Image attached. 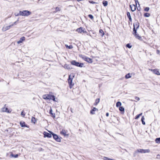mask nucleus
Returning a JSON list of instances; mask_svg holds the SVG:
<instances>
[{
	"instance_id": "obj_51",
	"label": "nucleus",
	"mask_w": 160,
	"mask_h": 160,
	"mask_svg": "<svg viewBox=\"0 0 160 160\" xmlns=\"http://www.w3.org/2000/svg\"><path fill=\"white\" fill-rule=\"evenodd\" d=\"M88 17H89V18H90V14L88 15Z\"/></svg>"
},
{
	"instance_id": "obj_7",
	"label": "nucleus",
	"mask_w": 160,
	"mask_h": 160,
	"mask_svg": "<svg viewBox=\"0 0 160 160\" xmlns=\"http://www.w3.org/2000/svg\"><path fill=\"white\" fill-rule=\"evenodd\" d=\"M138 152L139 153H148L150 152V150L149 149H138Z\"/></svg>"
},
{
	"instance_id": "obj_24",
	"label": "nucleus",
	"mask_w": 160,
	"mask_h": 160,
	"mask_svg": "<svg viewBox=\"0 0 160 160\" xmlns=\"http://www.w3.org/2000/svg\"><path fill=\"white\" fill-rule=\"evenodd\" d=\"M131 77V76L130 75V74L129 73H128L125 76V78L126 79H128L129 78H130Z\"/></svg>"
},
{
	"instance_id": "obj_1",
	"label": "nucleus",
	"mask_w": 160,
	"mask_h": 160,
	"mask_svg": "<svg viewBox=\"0 0 160 160\" xmlns=\"http://www.w3.org/2000/svg\"><path fill=\"white\" fill-rule=\"evenodd\" d=\"M74 75L73 74H71L69 75V78L68 79V82L69 85V87L70 88H71L72 86H73L74 83H72V80L73 78L74 77Z\"/></svg>"
},
{
	"instance_id": "obj_11",
	"label": "nucleus",
	"mask_w": 160,
	"mask_h": 160,
	"mask_svg": "<svg viewBox=\"0 0 160 160\" xmlns=\"http://www.w3.org/2000/svg\"><path fill=\"white\" fill-rule=\"evenodd\" d=\"M44 137H47L49 138L52 137V135L51 134L47 132H44L43 133Z\"/></svg>"
},
{
	"instance_id": "obj_28",
	"label": "nucleus",
	"mask_w": 160,
	"mask_h": 160,
	"mask_svg": "<svg viewBox=\"0 0 160 160\" xmlns=\"http://www.w3.org/2000/svg\"><path fill=\"white\" fill-rule=\"evenodd\" d=\"M155 141L157 143H160V138H157L155 139Z\"/></svg>"
},
{
	"instance_id": "obj_25",
	"label": "nucleus",
	"mask_w": 160,
	"mask_h": 160,
	"mask_svg": "<svg viewBox=\"0 0 160 160\" xmlns=\"http://www.w3.org/2000/svg\"><path fill=\"white\" fill-rule=\"evenodd\" d=\"M144 119H145V118H144V116H142V118H141V121H142V124L143 125L145 124V122L144 121Z\"/></svg>"
},
{
	"instance_id": "obj_35",
	"label": "nucleus",
	"mask_w": 160,
	"mask_h": 160,
	"mask_svg": "<svg viewBox=\"0 0 160 160\" xmlns=\"http://www.w3.org/2000/svg\"><path fill=\"white\" fill-rule=\"evenodd\" d=\"M11 156H12V157H14L15 158H17L18 157V155L17 154L14 155L13 154H11Z\"/></svg>"
},
{
	"instance_id": "obj_46",
	"label": "nucleus",
	"mask_w": 160,
	"mask_h": 160,
	"mask_svg": "<svg viewBox=\"0 0 160 160\" xmlns=\"http://www.w3.org/2000/svg\"><path fill=\"white\" fill-rule=\"evenodd\" d=\"M135 2H136V5H137V2L138 3V0H135Z\"/></svg>"
},
{
	"instance_id": "obj_38",
	"label": "nucleus",
	"mask_w": 160,
	"mask_h": 160,
	"mask_svg": "<svg viewBox=\"0 0 160 160\" xmlns=\"http://www.w3.org/2000/svg\"><path fill=\"white\" fill-rule=\"evenodd\" d=\"M127 47L130 48L132 47V46L130 45L129 44H128L126 45Z\"/></svg>"
},
{
	"instance_id": "obj_20",
	"label": "nucleus",
	"mask_w": 160,
	"mask_h": 160,
	"mask_svg": "<svg viewBox=\"0 0 160 160\" xmlns=\"http://www.w3.org/2000/svg\"><path fill=\"white\" fill-rule=\"evenodd\" d=\"M65 46L67 48H68L69 49H71L73 48V46H72V45L68 46V45L66 44Z\"/></svg>"
},
{
	"instance_id": "obj_16",
	"label": "nucleus",
	"mask_w": 160,
	"mask_h": 160,
	"mask_svg": "<svg viewBox=\"0 0 160 160\" xmlns=\"http://www.w3.org/2000/svg\"><path fill=\"white\" fill-rule=\"evenodd\" d=\"M130 7L132 11L133 12L136 10V6L134 4L131 5H130Z\"/></svg>"
},
{
	"instance_id": "obj_4",
	"label": "nucleus",
	"mask_w": 160,
	"mask_h": 160,
	"mask_svg": "<svg viewBox=\"0 0 160 160\" xmlns=\"http://www.w3.org/2000/svg\"><path fill=\"white\" fill-rule=\"evenodd\" d=\"M133 33L134 35V36L136 38L140 40H142L141 37L139 36L138 34H137L136 30L135 29L134 27L133 28Z\"/></svg>"
},
{
	"instance_id": "obj_39",
	"label": "nucleus",
	"mask_w": 160,
	"mask_h": 160,
	"mask_svg": "<svg viewBox=\"0 0 160 160\" xmlns=\"http://www.w3.org/2000/svg\"><path fill=\"white\" fill-rule=\"evenodd\" d=\"M51 99L53 101H56L55 98L54 96H52V97Z\"/></svg>"
},
{
	"instance_id": "obj_48",
	"label": "nucleus",
	"mask_w": 160,
	"mask_h": 160,
	"mask_svg": "<svg viewBox=\"0 0 160 160\" xmlns=\"http://www.w3.org/2000/svg\"><path fill=\"white\" fill-rule=\"evenodd\" d=\"M142 113H140V114H138V115H139V116H141V115H142Z\"/></svg>"
},
{
	"instance_id": "obj_13",
	"label": "nucleus",
	"mask_w": 160,
	"mask_h": 160,
	"mask_svg": "<svg viewBox=\"0 0 160 160\" xmlns=\"http://www.w3.org/2000/svg\"><path fill=\"white\" fill-rule=\"evenodd\" d=\"M25 37H22L21 38L19 41L17 42V43L18 44H20L21 43H22L23 41H24L25 40Z\"/></svg>"
},
{
	"instance_id": "obj_19",
	"label": "nucleus",
	"mask_w": 160,
	"mask_h": 160,
	"mask_svg": "<svg viewBox=\"0 0 160 160\" xmlns=\"http://www.w3.org/2000/svg\"><path fill=\"white\" fill-rule=\"evenodd\" d=\"M153 73L157 75H160V72L159 71H151Z\"/></svg>"
},
{
	"instance_id": "obj_45",
	"label": "nucleus",
	"mask_w": 160,
	"mask_h": 160,
	"mask_svg": "<svg viewBox=\"0 0 160 160\" xmlns=\"http://www.w3.org/2000/svg\"><path fill=\"white\" fill-rule=\"evenodd\" d=\"M106 116L107 117H108L109 116V113L108 112H107L106 113Z\"/></svg>"
},
{
	"instance_id": "obj_34",
	"label": "nucleus",
	"mask_w": 160,
	"mask_h": 160,
	"mask_svg": "<svg viewBox=\"0 0 160 160\" xmlns=\"http://www.w3.org/2000/svg\"><path fill=\"white\" fill-rule=\"evenodd\" d=\"M20 124L21 126L22 127H25V122H20Z\"/></svg>"
},
{
	"instance_id": "obj_6",
	"label": "nucleus",
	"mask_w": 160,
	"mask_h": 160,
	"mask_svg": "<svg viewBox=\"0 0 160 160\" xmlns=\"http://www.w3.org/2000/svg\"><path fill=\"white\" fill-rule=\"evenodd\" d=\"M50 132L52 134L54 139H55L57 142H61V139L58 137L57 135L51 132Z\"/></svg>"
},
{
	"instance_id": "obj_9",
	"label": "nucleus",
	"mask_w": 160,
	"mask_h": 160,
	"mask_svg": "<svg viewBox=\"0 0 160 160\" xmlns=\"http://www.w3.org/2000/svg\"><path fill=\"white\" fill-rule=\"evenodd\" d=\"M1 112H7L8 113H10L11 112V111L9 112L8 108H5V107H3L1 108Z\"/></svg>"
},
{
	"instance_id": "obj_17",
	"label": "nucleus",
	"mask_w": 160,
	"mask_h": 160,
	"mask_svg": "<svg viewBox=\"0 0 160 160\" xmlns=\"http://www.w3.org/2000/svg\"><path fill=\"white\" fill-rule=\"evenodd\" d=\"M127 17H128L129 21L131 22L132 21V19L131 18V16L130 15V14L129 12H128L127 13Z\"/></svg>"
},
{
	"instance_id": "obj_43",
	"label": "nucleus",
	"mask_w": 160,
	"mask_h": 160,
	"mask_svg": "<svg viewBox=\"0 0 160 160\" xmlns=\"http://www.w3.org/2000/svg\"><path fill=\"white\" fill-rule=\"evenodd\" d=\"M157 158L158 159H160V155L158 154L157 156Z\"/></svg>"
},
{
	"instance_id": "obj_36",
	"label": "nucleus",
	"mask_w": 160,
	"mask_h": 160,
	"mask_svg": "<svg viewBox=\"0 0 160 160\" xmlns=\"http://www.w3.org/2000/svg\"><path fill=\"white\" fill-rule=\"evenodd\" d=\"M14 15L15 16H21V14L20 13V11L19 12V13H15L14 14Z\"/></svg>"
},
{
	"instance_id": "obj_29",
	"label": "nucleus",
	"mask_w": 160,
	"mask_h": 160,
	"mask_svg": "<svg viewBox=\"0 0 160 160\" xmlns=\"http://www.w3.org/2000/svg\"><path fill=\"white\" fill-rule=\"evenodd\" d=\"M119 110L121 112H124V108L122 107H120L119 108Z\"/></svg>"
},
{
	"instance_id": "obj_12",
	"label": "nucleus",
	"mask_w": 160,
	"mask_h": 160,
	"mask_svg": "<svg viewBox=\"0 0 160 160\" xmlns=\"http://www.w3.org/2000/svg\"><path fill=\"white\" fill-rule=\"evenodd\" d=\"M98 109L95 107H93V109L91 110V114H93L95 113V112H98Z\"/></svg>"
},
{
	"instance_id": "obj_21",
	"label": "nucleus",
	"mask_w": 160,
	"mask_h": 160,
	"mask_svg": "<svg viewBox=\"0 0 160 160\" xmlns=\"http://www.w3.org/2000/svg\"><path fill=\"white\" fill-rule=\"evenodd\" d=\"M100 101L99 98H97L95 101V102L93 104L95 106L97 105L98 104L99 102Z\"/></svg>"
},
{
	"instance_id": "obj_50",
	"label": "nucleus",
	"mask_w": 160,
	"mask_h": 160,
	"mask_svg": "<svg viewBox=\"0 0 160 160\" xmlns=\"http://www.w3.org/2000/svg\"><path fill=\"white\" fill-rule=\"evenodd\" d=\"M91 3H94V2H91Z\"/></svg>"
},
{
	"instance_id": "obj_22",
	"label": "nucleus",
	"mask_w": 160,
	"mask_h": 160,
	"mask_svg": "<svg viewBox=\"0 0 160 160\" xmlns=\"http://www.w3.org/2000/svg\"><path fill=\"white\" fill-rule=\"evenodd\" d=\"M52 109L51 108H50V109L49 111V113H50L52 115V116L53 117H55V114L54 113H52Z\"/></svg>"
},
{
	"instance_id": "obj_2",
	"label": "nucleus",
	"mask_w": 160,
	"mask_h": 160,
	"mask_svg": "<svg viewBox=\"0 0 160 160\" xmlns=\"http://www.w3.org/2000/svg\"><path fill=\"white\" fill-rule=\"evenodd\" d=\"M71 63L72 65L79 67H82L84 65L83 63L77 62L75 60L72 61L71 62Z\"/></svg>"
},
{
	"instance_id": "obj_41",
	"label": "nucleus",
	"mask_w": 160,
	"mask_h": 160,
	"mask_svg": "<svg viewBox=\"0 0 160 160\" xmlns=\"http://www.w3.org/2000/svg\"><path fill=\"white\" fill-rule=\"evenodd\" d=\"M139 115H138V114L135 117V119H137L139 118Z\"/></svg>"
},
{
	"instance_id": "obj_8",
	"label": "nucleus",
	"mask_w": 160,
	"mask_h": 160,
	"mask_svg": "<svg viewBox=\"0 0 160 160\" xmlns=\"http://www.w3.org/2000/svg\"><path fill=\"white\" fill-rule=\"evenodd\" d=\"M52 96L50 94H45L43 95L42 98L45 99H51Z\"/></svg>"
},
{
	"instance_id": "obj_42",
	"label": "nucleus",
	"mask_w": 160,
	"mask_h": 160,
	"mask_svg": "<svg viewBox=\"0 0 160 160\" xmlns=\"http://www.w3.org/2000/svg\"><path fill=\"white\" fill-rule=\"evenodd\" d=\"M135 99L138 101H139L140 100L139 98L138 97H135Z\"/></svg>"
},
{
	"instance_id": "obj_52",
	"label": "nucleus",
	"mask_w": 160,
	"mask_h": 160,
	"mask_svg": "<svg viewBox=\"0 0 160 160\" xmlns=\"http://www.w3.org/2000/svg\"><path fill=\"white\" fill-rule=\"evenodd\" d=\"M90 62H91V63L92 62V61H91V59Z\"/></svg>"
},
{
	"instance_id": "obj_31",
	"label": "nucleus",
	"mask_w": 160,
	"mask_h": 160,
	"mask_svg": "<svg viewBox=\"0 0 160 160\" xmlns=\"http://www.w3.org/2000/svg\"><path fill=\"white\" fill-rule=\"evenodd\" d=\"M56 11L58 12L59 11H60L61 10V8H60L58 7H56L55 8Z\"/></svg>"
},
{
	"instance_id": "obj_33",
	"label": "nucleus",
	"mask_w": 160,
	"mask_h": 160,
	"mask_svg": "<svg viewBox=\"0 0 160 160\" xmlns=\"http://www.w3.org/2000/svg\"><path fill=\"white\" fill-rule=\"evenodd\" d=\"M31 121L32 122L35 123L36 121L35 118L33 117H32L31 118Z\"/></svg>"
},
{
	"instance_id": "obj_30",
	"label": "nucleus",
	"mask_w": 160,
	"mask_h": 160,
	"mask_svg": "<svg viewBox=\"0 0 160 160\" xmlns=\"http://www.w3.org/2000/svg\"><path fill=\"white\" fill-rule=\"evenodd\" d=\"M138 152V149H137L136 151H135L133 153V156L134 157H136L137 154V153Z\"/></svg>"
},
{
	"instance_id": "obj_3",
	"label": "nucleus",
	"mask_w": 160,
	"mask_h": 160,
	"mask_svg": "<svg viewBox=\"0 0 160 160\" xmlns=\"http://www.w3.org/2000/svg\"><path fill=\"white\" fill-rule=\"evenodd\" d=\"M20 11L22 16H28L31 14V12L28 10H24Z\"/></svg>"
},
{
	"instance_id": "obj_49",
	"label": "nucleus",
	"mask_w": 160,
	"mask_h": 160,
	"mask_svg": "<svg viewBox=\"0 0 160 160\" xmlns=\"http://www.w3.org/2000/svg\"><path fill=\"white\" fill-rule=\"evenodd\" d=\"M53 13H56L57 12L56 11V10L54 11L53 12Z\"/></svg>"
},
{
	"instance_id": "obj_14",
	"label": "nucleus",
	"mask_w": 160,
	"mask_h": 160,
	"mask_svg": "<svg viewBox=\"0 0 160 160\" xmlns=\"http://www.w3.org/2000/svg\"><path fill=\"white\" fill-rule=\"evenodd\" d=\"M60 134L63 135L64 136H68V135L67 134V132L65 130L62 129L60 132Z\"/></svg>"
},
{
	"instance_id": "obj_40",
	"label": "nucleus",
	"mask_w": 160,
	"mask_h": 160,
	"mask_svg": "<svg viewBox=\"0 0 160 160\" xmlns=\"http://www.w3.org/2000/svg\"><path fill=\"white\" fill-rule=\"evenodd\" d=\"M21 115H22L23 117H24L25 116V114L24 113H23V111H22L21 113Z\"/></svg>"
},
{
	"instance_id": "obj_10",
	"label": "nucleus",
	"mask_w": 160,
	"mask_h": 160,
	"mask_svg": "<svg viewBox=\"0 0 160 160\" xmlns=\"http://www.w3.org/2000/svg\"><path fill=\"white\" fill-rule=\"evenodd\" d=\"M84 29H83V28L82 27H80L79 28H78L77 29L76 31L80 33H82V32H85L84 31Z\"/></svg>"
},
{
	"instance_id": "obj_5",
	"label": "nucleus",
	"mask_w": 160,
	"mask_h": 160,
	"mask_svg": "<svg viewBox=\"0 0 160 160\" xmlns=\"http://www.w3.org/2000/svg\"><path fill=\"white\" fill-rule=\"evenodd\" d=\"M79 57L82 58L86 61L89 63H90V58H88L84 55L82 54H80L79 55Z\"/></svg>"
},
{
	"instance_id": "obj_47",
	"label": "nucleus",
	"mask_w": 160,
	"mask_h": 160,
	"mask_svg": "<svg viewBox=\"0 0 160 160\" xmlns=\"http://www.w3.org/2000/svg\"><path fill=\"white\" fill-rule=\"evenodd\" d=\"M93 18V16L92 15H91V19H92Z\"/></svg>"
},
{
	"instance_id": "obj_23",
	"label": "nucleus",
	"mask_w": 160,
	"mask_h": 160,
	"mask_svg": "<svg viewBox=\"0 0 160 160\" xmlns=\"http://www.w3.org/2000/svg\"><path fill=\"white\" fill-rule=\"evenodd\" d=\"M99 33L101 34V36L102 37H103L104 35V32L102 29H100L99 30Z\"/></svg>"
},
{
	"instance_id": "obj_37",
	"label": "nucleus",
	"mask_w": 160,
	"mask_h": 160,
	"mask_svg": "<svg viewBox=\"0 0 160 160\" xmlns=\"http://www.w3.org/2000/svg\"><path fill=\"white\" fill-rule=\"evenodd\" d=\"M149 10V7H147L145 8L144 9V10L146 12H148Z\"/></svg>"
},
{
	"instance_id": "obj_27",
	"label": "nucleus",
	"mask_w": 160,
	"mask_h": 160,
	"mask_svg": "<svg viewBox=\"0 0 160 160\" xmlns=\"http://www.w3.org/2000/svg\"><path fill=\"white\" fill-rule=\"evenodd\" d=\"M122 103H121L120 102H118L116 104V106L117 107H120Z\"/></svg>"
},
{
	"instance_id": "obj_26",
	"label": "nucleus",
	"mask_w": 160,
	"mask_h": 160,
	"mask_svg": "<svg viewBox=\"0 0 160 160\" xmlns=\"http://www.w3.org/2000/svg\"><path fill=\"white\" fill-rule=\"evenodd\" d=\"M103 6L105 7L107 6L108 5V2L107 1H104L102 2Z\"/></svg>"
},
{
	"instance_id": "obj_44",
	"label": "nucleus",
	"mask_w": 160,
	"mask_h": 160,
	"mask_svg": "<svg viewBox=\"0 0 160 160\" xmlns=\"http://www.w3.org/2000/svg\"><path fill=\"white\" fill-rule=\"evenodd\" d=\"M18 21V20H17V21H16V22H14L13 23V25L14 24H17V22Z\"/></svg>"
},
{
	"instance_id": "obj_15",
	"label": "nucleus",
	"mask_w": 160,
	"mask_h": 160,
	"mask_svg": "<svg viewBox=\"0 0 160 160\" xmlns=\"http://www.w3.org/2000/svg\"><path fill=\"white\" fill-rule=\"evenodd\" d=\"M13 26V24H12L10 25L7 26L5 28H3L2 30L3 31H6L8 29H9L12 26Z\"/></svg>"
},
{
	"instance_id": "obj_18",
	"label": "nucleus",
	"mask_w": 160,
	"mask_h": 160,
	"mask_svg": "<svg viewBox=\"0 0 160 160\" xmlns=\"http://www.w3.org/2000/svg\"><path fill=\"white\" fill-rule=\"evenodd\" d=\"M71 66V65H68L67 64H65L64 66V68L65 69H69L71 68L70 67Z\"/></svg>"
},
{
	"instance_id": "obj_32",
	"label": "nucleus",
	"mask_w": 160,
	"mask_h": 160,
	"mask_svg": "<svg viewBox=\"0 0 160 160\" xmlns=\"http://www.w3.org/2000/svg\"><path fill=\"white\" fill-rule=\"evenodd\" d=\"M150 16V14L148 13H145L144 14V16L145 17H148Z\"/></svg>"
}]
</instances>
